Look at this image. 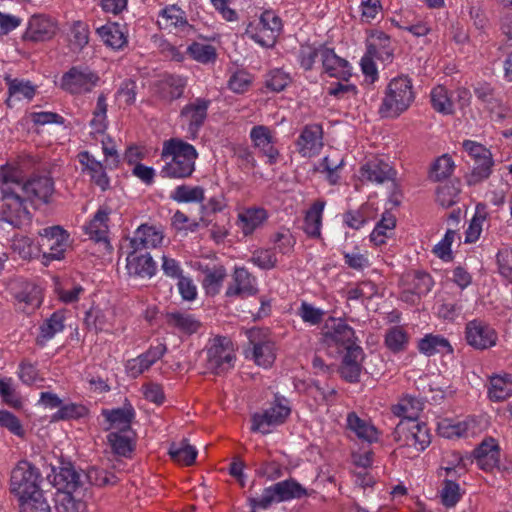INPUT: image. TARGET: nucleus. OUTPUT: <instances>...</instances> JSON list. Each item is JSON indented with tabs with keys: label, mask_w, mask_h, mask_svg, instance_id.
Masks as SVG:
<instances>
[{
	"label": "nucleus",
	"mask_w": 512,
	"mask_h": 512,
	"mask_svg": "<svg viewBox=\"0 0 512 512\" xmlns=\"http://www.w3.org/2000/svg\"><path fill=\"white\" fill-rule=\"evenodd\" d=\"M23 179L24 170L19 161L0 167V216L2 221L13 227H20L30 220Z\"/></svg>",
	"instance_id": "f257e3e1"
},
{
	"label": "nucleus",
	"mask_w": 512,
	"mask_h": 512,
	"mask_svg": "<svg viewBox=\"0 0 512 512\" xmlns=\"http://www.w3.org/2000/svg\"><path fill=\"white\" fill-rule=\"evenodd\" d=\"M42 482L39 469L26 460L19 461L12 469L10 490L19 500L20 512H50Z\"/></svg>",
	"instance_id": "f03ea898"
},
{
	"label": "nucleus",
	"mask_w": 512,
	"mask_h": 512,
	"mask_svg": "<svg viewBox=\"0 0 512 512\" xmlns=\"http://www.w3.org/2000/svg\"><path fill=\"white\" fill-rule=\"evenodd\" d=\"M196 148L181 138L165 140L162 145L161 159L164 165L160 170L163 178L186 179L192 176L198 159Z\"/></svg>",
	"instance_id": "7ed1b4c3"
},
{
	"label": "nucleus",
	"mask_w": 512,
	"mask_h": 512,
	"mask_svg": "<svg viewBox=\"0 0 512 512\" xmlns=\"http://www.w3.org/2000/svg\"><path fill=\"white\" fill-rule=\"evenodd\" d=\"M53 484L57 489L55 506L58 512H84L86 487L82 475L70 464L55 473Z\"/></svg>",
	"instance_id": "20e7f679"
},
{
	"label": "nucleus",
	"mask_w": 512,
	"mask_h": 512,
	"mask_svg": "<svg viewBox=\"0 0 512 512\" xmlns=\"http://www.w3.org/2000/svg\"><path fill=\"white\" fill-rule=\"evenodd\" d=\"M414 99L411 80L406 76L395 77L386 87L379 114L384 118H397L411 106Z\"/></svg>",
	"instance_id": "39448f33"
},
{
	"label": "nucleus",
	"mask_w": 512,
	"mask_h": 512,
	"mask_svg": "<svg viewBox=\"0 0 512 512\" xmlns=\"http://www.w3.org/2000/svg\"><path fill=\"white\" fill-rule=\"evenodd\" d=\"M289 401L282 396H276L274 401L264 410L252 415L251 430L261 434H268L285 422L290 415Z\"/></svg>",
	"instance_id": "423d86ee"
},
{
	"label": "nucleus",
	"mask_w": 512,
	"mask_h": 512,
	"mask_svg": "<svg viewBox=\"0 0 512 512\" xmlns=\"http://www.w3.org/2000/svg\"><path fill=\"white\" fill-rule=\"evenodd\" d=\"M282 29V21L271 10L264 11L258 19L251 21L246 35L262 47H272Z\"/></svg>",
	"instance_id": "0eeeda50"
},
{
	"label": "nucleus",
	"mask_w": 512,
	"mask_h": 512,
	"mask_svg": "<svg viewBox=\"0 0 512 512\" xmlns=\"http://www.w3.org/2000/svg\"><path fill=\"white\" fill-rule=\"evenodd\" d=\"M394 438L401 446L412 447L417 452L424 451L431 443L428 427L415 419L401 420L395 428Z\"/></svg>",
	"instance_id": "6e6552de"
},
{
	"label": "nucleus",
	"mask_w": 512,
	"mask_h": 512,
	"mask_svg": "<svg viewBox=\"0 0 512 512\" xmlns=\"http://www.w3.org/2000/svg\"><path fill=\"white\" fill-rule=\"evenodd\" d=\"M462 147L474 161L471 173L466 176L467 183L475 185L487 179L492 173L494 165L491 151L482 144L472 140L463 141Z\"/></svg>",
	"instance_id": "1a4fd4ad"
},
{
	"label": "nucleus",
	"mask_w": 512,
	"mask_h": 512,
	"mask_svg": "<svg viewBox=\"0 0 512 512\" xmlns=\"http://www.w3.org/2000/svg\"><path fill=\"white\" fill-rule=\"evenodd\" d=\"M207 367L214 373L228 371L234 366L235 352L231 341L215 337L207 346Z\"/></svg>",
	"instance_id": "9d476101"
},
{
	"label": "nucleus",
	"mask_w": 512,
	"mask_h": 512,
	"mask_svg": "<svg viewBox=\"0 0 512 512\" xmlns=\"http://www.w3.org/2000/svg\"><path fill=\"white\" fill-rule=\"evenodd\" d=\"M209 101L197 98L183 107L180 113V126L186 138L196 139L199 129L207 117Z\"/></svg>",
	"instance_id": "9b49d317"
},
{
	"label": "nucleus",
	"mask_w": 512,
	"mask_h": 512,
	"mask_svg": "<svg viewBox=\"0 0 512 512\" xmlns=\"http://www.w3.org/2000/svg\"><path fill=\"white\" fill-rule=\"evenodd\" d=\"M41 253L47 260H59L68 246V234L60 226H53L39 232Z\"/></svg>",
	"instance_id": "f8f14e48"
},
{
	"label": "nucleus",
	"mask_w": 512,
	"mask_h": 512,
	"mask_svg": "<svg viewBox=\"0 0 512 512\" xmlns=\"http://www.w3.org/2000/svg\"><path fill=\"white\" fill-rule=\"evenodd\" d=\"M99 77L87 68H71L61 79V87L72 94L91 91L98 83Z\"/></svg>",
	"instance_id": "ddd939ff"
},
{
	"label": "nucleus",
	"mask_w": 512,
	"mask_h": 512,
	"mask_svg": "<svg viewBox=\"0 0 512 512\" xmlns=\"http://www.w3.org/2000/svg\"><path fill=\"white\" fill-rule=\"evenodd\" d=\"M465 338L473 348L485 350L496 345L498 335L489 324L481 320H472L466 324Z\"/></svg>",
	"instance_id": "4468645a"
},
{
	"label": "nucleus",
	"mask_w": 512,
	"mask_h": 512,
	"mask_svg": "<svg viewBox=\"0 0 512 512\" xmlns=\"http://www.w3.org/2000/svg\"><path fill=\"white\" fill-rule=\"evenodd\" d=\"M249 136L253 147L267 158V163L275 164L279 157L275 133L267 126L257 125L252 127Z\"/></svg>",
	"instance_id": "2eb2a0df"
},
{
	"label": "nucleus",
	"mask_w": 512,
	"mask_h": 512,
	"mask_svg": "<svg viewBox=\"0 0 512 512\" xmlns=\"http://www.w3.org/2000/svg\"><path fill=\"white\" fill-rule=\"evenodd\" d=\"M165 234L160 226L141 224L129 238V247L133 250L156 249L161 247Z\"/></svg>",
	"instance_id": "dca6fc26"
},
{
	"label": "nucleus",
	"mask_w": 512,
	"mask_h": 512,
	"mask_svg": "<svg viewBox=\"0 0 512 512\" xmlns=\"http://www.w3.org/2000/svg\"><path fill=\"white\" fill-rule=\"evenodd\" d=\"M111 212V208L102 206L97 210L93 218L85 225V232L89 238L103 246V249L106 251L111 250V245L108 240L109 216Z\"/></svg>",
	"instance_id": "f3484780"
},
{
	"label": "nucleus",
	"mask_w": 512,
	"mask_h": 512,
	"mask_svg": "<svg viewBox=\"0 0 512 512\" xmlns=\"http://www.w3.org/2000/svg\"><path fill=\"white\" fill-rule=\"evenodd\" d=\"M133 250L126 256V270L129 276L141 279H151L156 275L157 263L149 252L140 253Z\"/></svg>",
	"instance_id": "a211bd4d"
},
{
	"label": "nucleus",
	"mask_w": 512,
	"mask_h": 512,
	"mask_svg": "<svg viewBox=\"0 0 512 512\" xmlns=\"http://www.w3.org/2000/svg\"><path fill=\"white\" fill-rule=\"evenodd\" d=\"M166 351L167 348L165 344L159 343L156 346H151L147 351L137 357L127 360L125 363L127 375L132 378H137L160 360L165 355Z\"/></svg>",
	"instance_id": "6ab92c4d"
},
{
	"label": "nucleus",
	"mask_w": 512,
	"mask_h": 512,
	"mask_svg": "<svg viewBox=\"0 0 512 512\" xmlns=\"http://www.w3.org/2000/svg\"><path fill=\"white\" fill-rule=\"evenodd\" d=\"M157 24L160 29L190 33L193 30L189 24L185 11L177 5H168L161 9L158 14Z\"/></svg>",
	"instance_id": "aec40b11"
},
{
	"label": "nucleus",
	"mask_w": 512,
	"mask_h": 512,
	"mask_svg": "<svg viewBox=\"0 0 512 512\" xmlns=\"http://www.w3.org/2000/svg\"><path fill=\"white\" fill-rule=\"evenodd\" d=\"M323 335L327 342H334L348 349L356 345L355 331L343 319L329 318L323 328Z\"/></svg>",
	"instance_id": "412c9836"
},
{
	"label": "nucleus",
	"mask_w": 512,
	"mask_h": 512,
	"mask_svg": "<svg viewBox=\"0 0 512 512\" xmlns=\"http://www.w3.org/2000/svg\"><path fill=\"white\" fill-rule=\"evenodd\" d=\"M405 287L401 299L407 303L414 304L423 295H426L433 286L432 278L424 272L408 274L405 279Z\"/></svg>",
	"instance_id": "4be33fe9"
},
{
	"label": "nucleus",
	"mask_w": 512,
	"mask_h": 512,
	"mask_svg": "<svg viewBox=\"0 0 512 512\" xmlns=\"http://www.w3.org/2000/svg\"><path fill=\"white\" fill-rule=\"evenodd\" d=\"M438 434L447 439L469 437L476 433L475 420L473 418L451 419L444 418L438 422Z\"/></svg>",
	"instance_id": "5701e85b"
},
{
	"label": "nucleus",
	"mask_w": 512,
	"mask_h": 512,
	"mask_svg": "<svg viewBox=\"0 0 512 512\" xmlns=\"http://www.w3.org/2000/svg\"><path fill=\"white\" fill-rule=\"evenodd\" d=\"M474 459L477 466L486 472L498 467L500 462V448L494 438L484 439L474 450Z\"/></svg>",
	"instance_id": "b1692460"
},
{
	"label": "nucleus",
	"mask_w": 512,
	"mask_h": 512,
	"mask_svg": "<svg viewBox=\"0 0 512 512\" xmlns=\"http://www.w3.org/2000/svg\"><path fill=\"white\" fill-rule=\"evenodd\" d=\"M11 292L19 303L25 308L35 309L42 303V288L35 283L25 280H16L11 283Z\"/></svg>",
	"instance_id": "393cba45"
},
{
	"label": "nucleus",
	"mask_w": 512,
	"mask_h": 512,
	"mask_svg": "<svg viewBox=\"0 0 512 512\" xmlns=\"http://www.w3.org/2000/svg\"><path fill=\"white\" fill-rule=\"evenodd\" d=\"M322 134V128L319 125L306 126L297 141L299 153L303 157H313L319 154L323 147Z\"/></svg>",
	"instance_id": "a878e982"
},
{
	"label": "nucleus",
	"mask_w": 512,
	"mask_h": 512,
	"mask_svg": "<svg viewBox=\"0 0 512 512\" xmlns=\"http://www.w3.org/2000/svg\"><path fill=\"white\" fill-rule=\"evenodd\" d=\"M269 214L262 207H247L238 212L237 226L245 236L252 235L268 220Z\"/></svg>",
	"instance_id": "bb28decb"
},
{
	"label": "nucleus",
	"mask_w": 512,
	"mask_h": 512,
	"mask_svg": "<svg viewBox=\"0 0 512 512\" xmlns=\"http://www.w3.org/2000/svg\"><path fill=\"white\" fill-rule=\"evenodd\" d=\"M96 33L106 46L114 50L122 49L128 43V30L125 24L108 22L98 27Z\"/></svg>",
	"instance_id": "cd10ccee"
},
{
	"label": "nucleus",
	"mask_w": 512,
	"mask_h": 512,
	"mask_svg": "<svg viewBox=\"0 0 512 512\" xmlns=\"http://www.w3.org/2000/svg\"><path fill=\"white\" fill-rule=\"evenodd\" d=\"M394 175L392 167L380 159L368 161L360 168V178L375 184H383L393 180Z\"/></svg>",
	"instance_id": "c85d7f7f"
},
{
	"label": "nucleus",
	"mask_w": 512,
	"mask_h": 512,
	"mask_svg": "<svg viewBox=\"0 0 512 512\" xmlns=\"http://www.w3.org/2000/svg\"><path fill=\"white\" fill-rule=\"evenodd\" d=\"M367 51L371 56L389 63L393 57V48L390 37L380 30H373L367 39Z\"/></svg>",
	"instance_id": "c756f323"
},
{
	"label": "nucleus",
	"mask_w": 512,
	"mask_h": 512,
	"mask_svg": "<svg viewBox=\"0 0 512 512\" xmlns=\"http://www.w3.org/2000/svg\"><path fill=\"white\" fill-rule=\"evenodd\" d=\"M256 291V280L248 270L243 267L235 268L233 281L227 287L226 296H250Z\"/></svg>",
	"instance_id": "7c9ffc66"
},
{
	"label": "nucleus",
	"mask_w": 512,
	"mask_h": 512,
	"mask_svg": "<svg viewBox=\"0 0 512 512\" xmlns=\"http://www.w3.org/2000/svg\"><path fill=\"white\" fill-rule=\"evenodd\" d=\"M321 67L330 77L347 80L351 76V66L349 62L336 55L333 49L326 46L321 61Z\"/></svg>",
	"instance_id": "2f4dec72"
},
{
	"label": "nucleus",
	"mask_w": 512,
	"mask_h": 512,
	"mask_svg": "<svg viewBox=\"0 0 512 512\" xmlns=\"http://www.w3.org/2000/svg\"><path fill=\"white\" fill-rule=\"evenodd\" d=\"M24 194L31 201L47 203L54 192V183L50 177L41 176L23 182Z\"/></svg>",
	"instance_id": "473e14b6"
},
{
	"label": "nucleus",
	"mask_w": 512,
	"mask_h": 512,
	"mask_svg": "<svg viewBox=\"0 0 512 512\" xmlns=\"http://www.w3.org/2000/svg\"><path fill=\"white\" fill-rule=\"evenodd\" d=\"M346 426L364 442L374 443L380 439L378 429L369 420L360 418L355 412L348 413Z\"/></svg>",
	"instance_id": "72a5a7b5"
},
{
	"label": "nucleus",
	"mask_w": 512,
	"mask_h": 512,
	"mask_svg": "<svg viewBox=\"0 0 512 512\" xmlns=\"http://www.w3.org/2000/svg\"><path fill=\"white\" fill-rule=\"evenodd\" d=\"M364 354L358 345L349 346L343 357L340 373L349 382H356L361 373V363Z\"/></svg>",
	"instance_id": "f704fd0d"
},
{
	"label": "nucleus",
	"mask_w": 512,
	"mask_h": 512,
	"mask_svg": "<svg viewBox=\"0 0 512 512\" xmlns=\"http://www.w3.org/2000/svg\"><path fill=\"white\" fill-rule=\"evenodd\" d=\"M57 31L55 21L44 15H34L30 18L26 35L33 41L50 39Z\"/></svg>",
	"instance_id": "c9c22d12"
},
{
	"label": "nucleus",
	"mask_w": 512,
	"mask_h": 512,
	"mask_svg": "<svg viewBox=\"0 0 512 512\" xmlns=\"http://www.w3.org/2000/svg\"><path fill=\"white\" fill-rule=\"evenodd\" d=\"M78 160L83 166L92 181L99 186L102 190H106L109 187V178L104 170L102 163L96 160L89 152L84 151L79 153Z\"/></svg>",
	"instance_id": "e433bc0d"
},
{
	"label": "nucleus",
	"mask_w": 512,
	"mask_h": 512,
	"mask_svg": "<svg viewBox=\"0 0 512 512\" xmlns=\"http://www.w3.org/2000/svg\"><path fill=\"white\" fill-rule=\"evenodd\" d=\"M325 206V201L318 200L306 211L303 230L308 237L316 239L321 237L322 219Z\"/></svg>",
	"instance_id": "4c0bfd02"
},
{
	"label": "nucleus",
	"mask_w": 512,
	"mask_h": 512,
	"mask_svg": "<svg viewBox=\"0 0 512 512\" xmlns=\"http://www.w3.org/2000/svg\"><path fill=\"white\" fill-rule=\"evenodd\" d=\"M512 395V375L495 374L489 379L488 397L494 402L504 401Z\"/></svg>",
	"instance_id": "58836bf2"
},
{
	"label": "nucleus",
	"mask_w": 512,
	"mask_h": 512,
	"mask_svg": "<svg viewBox=\"0 0 512 512\" xmlns=\"http://www.w3.org/2000/svg\"><path fill=\"white\" fill-rule=\"evenodd\" d=\"M417 348L421 354L433 356L435 354H449L453 348L442 335L426 334L418 341Z\"/></svg>",
	"instance_id": "ea45409f"
},
{
	"label": "nucleus",
	"mask_w": 512,
	"mask_h": 512,
	"mask_svg": "<svg viewBox=\"0 0 512 512\" xmlns=\"http://www.w3.org/2000/svg\"><path fill=\"white\" fill-rule=\"evenodd\" d=\"M324 49V45H301L297 53V62L299 66L306 71L315 69L317 65L321 64Z\"/></svg>",
	"instance_id": "a19ab883"
},
{
	"label": "nucleus",
	"mask_w": 512,
	"mask_h": 512,
	"mask_svg": "<svg viewBox=\"0 0 512 512\" xmlns=\"http://www.w3.org/2000/svg\"><path fill=\"white\" fill-rule=\"evenodd\" d=\"M396 226V218L393 213L386 211L382 214L381 220L376 224L370 234V241L375 246H381L393 235Z\"/></svg>",
	"instance_id": "79ce46f5"
},
{
	"label": "nucleus",
	"mask_w": 512,
	"mask_h": 512,
	"mask_svg": "<svg viewBox=\"0 0 512 512\" xmlns=\"http://www.w3.org/2000/svg\"><path fill=\"white\" fill-rule=\"evenodd\" d=\"M167 324L184 334H193L201 327V322L193 315L184 312L167 314Z\"/></svg>",
	"instance_id": "37998d69"
},
{
	"label": "nucleus",
	"mask_w": 512,
	"mask_h": 512,
	"mask_svg": "<svg viewBox=\"0 0 512 512\" xmlns=\"http://www.w3.org/2000/svg\"><path fill=\"white\" fill-rule=\"evenodd\" d=\"M103 415L109 423L107 430L123 431L131 429V420L133 418V410L131 408H118L113 410H104Z\"/></svg>",
	"instance_id": "c03bdc74"
},
{
	"label": "nucleus",
	"mask_w": 512,
	"mask_h": 512,
	"mask_svg": "<svg viewBox=\"0 0 512 512\" xmlns=\"http://www.w3.org/2000/svg\"><path fill=\"white\" fill-rule=\"evenodd\" d=\"M133 431L124 429L123 431H111L108 435V442L113 452L120 456H127L133 448Z\"/></svg>",
	"instance_id": "a18cd8bd"
},
{
	"label": "nucleus",
	"mask_w": 512,
	"mask_h": 512,
	"mask_svg": "<svg viewBox=\"0 0 512 512\" xmlns=\"http://www.w3.org/2000/svg\"><path fill=\"white\" fill-rule=\"evenodd\" d=\"M186 81L181 76L169 75L163 78L159 84L158 92L165 100H174L183 94Z\"/></svg>",
	"instance_id": "49530a36"
},
{
	"label": "nucleus",
	"mask_w": 512,
	"mask_h": 512,
	"mask_svg": "<svg viewBox=\"0 0 512 512\" xmlns=\"http://www.w3.org/2000/svg\"><path fill=\"white\" fill-rule=\"evenodd\" d=\"M169 454L175 462L189 466L194 463L198 452L194 446L190 445L187 440L183 439L178 443L171 444Z\"/></svg>",
	"instance_id": "de8ad7c7"
},
{
	"label": "nucleus",
	"mask_w": 512,
	"mask_h": 512,
	"mask_svg": "<svg viewBox=\"0 0 512 512\" xmlns=\"http://www.w3.org/2000/svg\"><path fill=\"white\" fill-rule=\"evenodd\" d=\"M90 127V134L93 137L97 138V136H104L107 129V103L106 98L103 95H100L97 99L93 118L90 121Z\"/></svg>",
	"instance_id": "09e8293b"
},
{
	"label": "nucleus",
	"mask_w": 512,
	"mask_h": 512,
	"mask_svg": "<svg viewBox=\"0 0 512 512\" xmlns=\"http://www.w3.org/2000/svg\"><path fill=\"white\" fill-rule=\"evenodd\" d=\"M275 344L271 341H263L253 344L252 358L258 366L269 368L275 361Z\"/></svg>",
	"instance_id": "8fccbe9b"
},
{
	"label": "nucleus",
	"mask_w": 512,
	"mask_h": 512,
	"mask_svg": "<svg viewBox=\"0 0 512 512\" xmlns=\"http://www.w3.org/2000/svg\"><path fill=\"white\" fill-rule=\"evenodd\" d=\"M170 198L177 203H200L204 200V189L182 184L171 192Z\"/></svg>",
	"instance_id": "3c124183"
},
{
	"label": "nucleus",
	"mask_w": 512,
	"mask_h": 512,
	"mask_svg": "<svg viewBox=\"0 0 512 512\" xmlns=\"http://www.w3.org/2000/svg\"><path fill=\"white\" fill-rule=\"evenodd\" d=\"M421 410V402L411 396L403 397L396 405L392 407L393 414L397 417H401L402 420H417Z\"/></svg>",
	"instance_id": "603ef678"
},
{
	"label": "nucleus",
	"mask_w": 512,
	"mask_h": 512,
	"mask_svg": "<svg viewBox=\"0 0 512 512\" xmlns=\"http://www.w3.org/2000/svg\"><path fill=\"white\" fill-rule=\"evenodd\" d=\"M385 345L393 353H400L407 349L409 335L399 326L391 327L385 334Z\"/></svg>",
	"instance_id": "864d4df0"
},
{
	"label": "nucleus",
	"mask_w": 512,
	"mask_h": 512,
	"mask_svg": "<svg viewBox=\"0 0 512 512\" xmlns=\"http://www.w3.org/2000/svg\"><path fill=\"white\" fill-rule=\"evenodd\" d=\"M114 319L115 313L112 309L92 308L87 314V321L92 322L97 330L104 332H112Z\"/></svg>",
	"instance_id": "5fc2aeb1"
},
{
	"label": "nucleus",
	"mask_w": 512,
	"mask_h": 512,
	"mask_svg": "<svg viewBox=\"0 0 512 512\" xmlns=\"http://www.w3.org/2000/svg\"><path fill=\"white\" fill-rule=\"evenodd\" d=\"M64 314L61 311L54 312L40 327L39 342L45 343L64 329Z\"/></svg>",
	"instance_id": "6e6d98bb"
},
{
	"label": "nucleus",
	"mask_w": 512,
	"mask_h": 512,
	"mask_svg": "<svg viewBox=\"0 0 512 512\" xmlns=\"http://www.w3.org/2000/svg\"><path fill=\"white\" fill-rule=\"evenodd\" d=\"M189 56L202 64L214 63L217 58L216 48L208 43L193 42L187 48Z\"/></svg>",
	"instance_id": "4d7b16f0"
},
{
	"label": "nucleus",
	"mask_w": 512,
	"mask_h": 512,
	"mask_svg": "<svg viewBox=\"0 0 512 512\" xmlns=\"http://www.w3.org/2000/svg\"><path fill=\"white\" fill-rule=\"evenodd\" d=\"M227 276L223 266H215L208 270L203 280V287L207 294L216 295L220 292L222 284Z\"/></svg>",
	"instance_id": "13d9d810"
},
{
	"label": "nucleus",
	"mask_w": 512,
	"mask_h": 512,
	"mask_svg": "<svg viewBox=\"0 0 512 512\" xmlns=\"http://www.w3.org/2000/svg\"><path fill=\"white\" fill-rule=\"evenodd\" d=\"M0 397L2 401L12 408L19 409L23 401L16 391L14 380L11 377L0 378Z\"/></svg>",
	"instance_id": "bf43d9fd"
},
{
	"label": "nucleus",
	"mask_w": 512,
	"mask_h": 512,
	"mask_svg": "<svg viewBox=\"0 0 512 512\" xmlns=\"http://www.w3.org/2000/svg\"><path fill=\"white\" fill-rule=\"evenodd\" d=\"M12 249L23 259L38 257L41 253L39 242L35 244L26 236L15 237L12 241Z\"/></svg>",
	"instance_id": "052dcab7"
},
{
	"label": "nucleus",
	"mask_w": 512,
	"mask_h": 512,
	"mask_svg": "<svg viewBox=\"0 0 512 512\" xmlns=\"http://www.w3.org/2000/svg\"><path fill=\"white\" fill-rule=\"evenodd\" d=\"M276 493L281 502L289 501L295 498H301L306 495V490L298 482L293 479L284 480L274 484Z\"/></svg>",
	"instance_id": "680f3d73"
},
{
	"label": "nucleus",
	"mask_w": 512,
	"mask_h": 512,
	"mask_svg": "<svg viewBox=\"0 0 512 512\" xmlns=\"http://www.w3.org/2000/svg\"><path fill=\"white\" fill-rule=\"evenodd\" d=\"M486 221V212L483 205H477L476 212L469 222L468 228L465 232V242H476L483 230L484 222Z\"/></svg>",
	"instance_id": "e2e57ef3"
},
{
	"label": "nucleus",
	"mask_w": 512,
	"mask_h": 512,
	"mask_svg": "<svg viewBox=\"0 0 512 512\" xmlns=\"http://www.w3.org/2000/svg\"><path fill=\"white\" fill-rule=\"evenodd\" d=\"M431 103L433 108L439 113L451 114L453 112V102L448 90L443 86H437L432 89Z\"/></svg>",
	"instance_id": "0e129e2a"
},
{
	"label": "nucleus",
	"mask_w": 512,
	"mask_h": 512,
	"mask_svg": "<svg viewBox=\"0 0 512 512\" xmlns=\"http://www.w3.org/2000/svg\"><path fill=\"white\" fill-rule=\"evenodd\" d=\"M8 86L10 97L16 100H31L35 95V86L30 81L12 79L9 80Z\"/></svg>",
	"instance_id": "69168bd1"
},
{
	"label": "nucleus",
	"mask_w": 512,
	"mask_h": 512,
	"mask_svg": "<svg viewBox=\"0 0 512 512\" xmlns=\"http://www.w3.org/2000/svg\"><path fill=\"white\" fill-rule=\"evenodd\" d=\"M454 166L452 158L444 154L433 163L430 169V178L434 181H441L448 178L452 174Z\"/></svg>",
	"instance_id": "338daca9"
},
{
	"label": "nucleus",
	"mask_w": 512,
	"mask_h": 512,
	"mask_svg": "<svg viewBox=\"0 0 512 512\" xmlns=\"http://www.w3.org/2000/svg\"><path fill=\"white\" fill-rule=\"evenodd\" d=\"M271 242L275 249L281 254H289L292 252L296 240L289 229L281 228L271 237Z\"/></svg>",
	"instance_id": "774afa93"
}]
</instances>
